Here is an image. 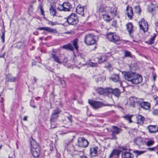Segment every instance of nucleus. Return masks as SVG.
<instances>
[{
    "mask_svg": "<svg viewBox=\"0 0 158 158\" xmlns=\"http://www.w3.org/2000/svg\"><path fill=\"white\" fill-rule=\"evenodd\" d=\"M64 11H69L72 8L71 5L69 2H64L63 3Z\"/></svg>",
    "mask_w": 158,
    "mask_h": 158,
    "instance_id": "obj_29",
    "label": "nucleus"
},
{
    "mask_svg": "<svg viewBox=\"0 0 158 158\" xmlns=\"http://www.w3.org/2000/svg\"><path fill=\"white\" fill-rule=\"evenodd\" d=\"M152 113L155 115H158V110H154L152 111Z\"/></svg>",
    "mask_w": 158,
    "mask_h": 158,
    "instance_id": "obj_48",
    "label": "nucleus"
},
{
    "mask_svg": "<svg viewBox=\"0 0 158 158\" xmlns=\"http://www.w3.org/2000/svg\"><path fill=\"white\" fill-rule=\"evenodd\" d=\"M108 92L109 94L110 93L112 94L116 97H118L120 93L119 90L118 88L113 89H112L109 88Z\"/></svg>",
    "mask_w": 158,
    "mask_h": 158,
    "instance_id": "obj_21",
    "label": "nucleus"
},
{
    "mask_svg": "<svg viewBox=\"0 0 158 158\" xmlns=\"http://www.w3.org/2000/svg\"><path fill=\"white\" fill-rule=\"evenodd\" d=\"M1 38L3 42H4L5 40V34L3 32H2V35L1 36Z\"/></svg>",
    "mask_w": 158,
    "mask_h": 158,
    "instance_id": "obj_53",
    "label": "nucleus"
},
{
    "mask_svg": "<svg viewBox=\"0 0 158 158\" xmlns=\"http://www.w3.org/2000/svg\"><path fill=\"white\" fill-rule=\"evenodd\" d=\"M78 40L77 39L74 40L73 41L72 43L73 44V45L74 46V48L77 50H78V46L77 45Z\"/></svg>",
    "mask_w": 158,
    "mask_h": 158,
    "instance_id": "obj_37",
    "label": "nucleus"
},
{
    "mask_svg": "<svg viewBox=\"0 0 158 158\" xmlns=\"http://www.w3.org/2000/svg\"><path fill=\"white\" fill-rule=\"evenodd\" d=\"M31 150H35L37 148L40 149L39 144L33 139L31 140Z\"/></svg>",
    "mask_w": 158,
    "mask_h": 158,
    "instance_id": "obj_18",
    "label": "nucleus"
},
{
    "mask_svg": "<svg viewBox=\"0 0 158 158\" xmlns=\"http://www.w3.org/2000/svg\"><path fill=\"white\" fill-rule=\"evenodd\" d=\"M23 120L24 121H27V116H24V117L23 118Z\"/></svg>",
    "mask_w": 158,
    "mask_h": 158,
    "instance_id": "obj_61",
    "label": "nucleus"
},
{
    "mask_svg": "<svg viewBox=\"0 0 158 158\" xmlns=\"http://www.w3.org/2000/svg\"><path fill=\"white\" fill-rule=\"evenodd\" d=\"M104 101L101 102L93 100H88L89 103L95 109L100 108L102 106L105 105L104 103Z\"/></svg>",
    "mask_w": 158,
    "mask_h": 158,
    "instance_id": "obj_7",
    "label": "nucleus"
},
{
    "mask_svg": "<svg viewBox=\"0 0 158 158\" xmlns=\"http://www.w3.org/2000/svg\"><path fill=\"white\" fill-rule=\"evenodd\" d=\"M109 88H106L103 89L99 87L96 89V91L100 94L106 95L109 94L108 92Z\"/></svg>",
    "mask_w": 158,
    "mask_h": 158,
    "instance_id": "obj_15",
    "label": "nucleus"
},
{
    "mask_svg": "<svg viewBox=\"0 0 158 158\" xmlns=\"http://www.w3.org/2000/svg\"><path fill=\"white\" fill-rule=\"evenodd\" d=\"M132 116L133 115L127 114L124 116L123 117V118H124L125 119L128 120L129 121V123H130L132 122L131 120V118Z\"/></svg>",
    "mask_w": 158,
    "mask_h": 158,
    "instance_id": "obj_36",
    "label": "nucleus"
},
{
    "mask_svg": "<svg viewBox=\"0 0 158 158\" xmlns=\"http://www.w3.org/2000/svg\"><path fill=\"white\" fill-rule=\"evenodd\" d=\"M113 131H112L111 136L112 138L113 139H117L116 135L119 134L122 131V129L117 127L113 126Z\"/></svg>",
    "mask_w": 158,
    "mask_h": 158,
    "instance_id": "obj_12",
    "label": "nucleus"
},
{
    "mask_svg": "<svg viewBox=\"0 0 158 158\" xmlns=\"http://www.w3.org/2000/svg\"><path fill=\"white\" fill-rule=\"evenodd\" d=\"M120 151L118 150L114 149L113 150L111 154H110V157L113 156L115 157V156H116L117 157L119 156Z\"/></svg>",
    "mask_w": 158,
    "mask_h": 158,
    "instance_id": "obj_33",
    "label": "nucleus"
},
{
    "mask_svg": "<svg viewBox=\"0 0 158 158\" xmlns=\"http://www.w3.org/2000/svg\"><path fill=\"white\" fill-rule=\"evenodd\" d=\"M66 19V22L70 25H75L78 22V20L75 14H71Z\"/></svg>",
    "mask_w": 158,
    "mask_h": 158,
    "instance_id": "obj_5",
    "label": "nucleus"
},
{
    "mask_svg": "<svg viewBox=\"0 0 158 158\" xmlns=\"http://www.w3.org/2000/svg\"><path fill=\"white\" fill-rule=\"evenodd\" d=\"M147 129L151 133H155L158 131V127L156 125H150L147 127Z\"/></svg>",
    "mask_w": 158,
    "mask_h": 158,
    "instance_id": "obj_19",
    "label": "nucleus"
},
{
    "mask_svg": "<svg viewBox=\"0 0 158 158\" xmlns=\"http://www.w3.org/2000/svg\"><path fill=\"white\" fill-rule=\"evenodd\" d=\"M51 127L52 128H54L56 127V125L55 124V122H54V123H52L51 124Z\"/></svg>",
    "mask_w": 158,
    "mask_h": 158,
    "instance_id": "obj_51",
    "label": "nucleus"
},
{
    "mask_svg": "<svg viewBox=\"0 0 158 158\" xmlns=\"http://www.w3.org/2000/svg\"><path fill=\"white\" fill-rule=\"evenodd\" d=\"M98 149V148L97 146H95L91 148L90 149V154L91 155L94 156H96L97 154Z\"/></svg>",
    "mask_w": 158,
    "mask_h": 158,
    "instance_id": "obj_26",
    "label": "nucleus"
},
{
    "mask_svg": "<svg viewBox=\"0 0 158 158\" xmlns=\"http://www.w3.org/2000/svg\"><path fill=\"white\" fill-rule=\"evenodd\" d=\"M6 53L4 52L0 55V58H4L5 56L6 55Z\"/></svg>",
    "mask_w": 158,
    "mask_h": 158,
    "instance_id": "obj_56",
    "label": "nucleus"
},
{
    "mask_svg": "<svg viewBox=\"0 0 158 158\" xmlns=\"http://www.w3.org/2000/svg\"><path fill=\"white\" fill-rule=\"evenodd\" d=\"M16 79V77H13L11 74H8L6 75V81L10 82H14Z\"/></svg>",
    "mask_w": 158,
    "mask_h": 158,
    "instance_id": "obj_22",
    "label": "nucleus"
},
{
    "mask_svg": "<svg viewBox=\"0 0 158 158\" xmlns=\"http://www.w3.org/2000/svg\"><path fill=\"white\" fill-rule=\"evenodd\" d=\"M157 148L156 147H154L152 148H150L148 149V150L152 151H155L156 150Z\"/></svg>",
    "mask_w": 158,
    "mask_h": 158,
    "instance_id": "obj_50",
    "label": "nucleus"
},
{
    "mask_svg": "<svg viewBox=\"0 0 158 158\" xmlns=\"http://www.w3.org/2000/svg\"><path fill=\"white\" fill-rule=\"evenodd\" d=\"M40 149L38 148L33 150H31V153L34 157H37L39 156Z\"/></svg>",
    "mask_w": 158,
    "mask_h": 158,
    "instance_id": "obj_31",
    "label": "nucleus"
},
{
    "mask_svg": "<svg viewBox=\"0 0 158 158\" xmlns=\"http://www.w3.org/2000/svg\"><path fill=\"white\" fill-rule=\"evenodd\" d=\"M33 10V6L32 5H30L28 8V12L29 14L30 13V12H32Z\"/></svg>",
    "mask_w": 158,
    "mask_h": 158,
    "instance_id": "obj_45",
    "label": "nucleus"
},
{
    "mask_svg": "<svg viewBox=\"0 0 158 158\" xmlns=\"http://www.w3.org/2000/svg\"><path fill=\"white\" fill-rule=\"evenodd\" d=\"M154 10L153 8L149 7L148 8V10L150 12H152Z\"/></svg>",
    "mask_w": 158,
    "mask_h": 158,
    "instance_id": "obj_59",
    "label": "nucleus"
},
{
    "mask_svg": "<svg viewBox=\"0 0 158 158\" xmlns=\"http://www.w3.org/2000/svg\"><path fill=\"white\" fill-rule=\"evenodd\" d=\"M68 61V59L66 57H64V60H63V62L64 63H66Z\"/></svg>",
    "mask_w": 158,
    "mask_h": 158,
    "instance_id": "obj_54",
    "label": "nucleus"
},
{
    "mask_svg": "<svg viewBox=\"0 0 158 158\" xmlns=\"http://www.w3.org/2000/svg\"><path fill=\"white\" fill-rule=\"evenodd\" d=\"M141 98H138L134 97H131L129 98L130 104L131 106L135 107L136 104L139 105Z\"/></svg>",
    "mask_w": 158,
    "mask_h": 158,
    "instance_id": "obj_13",
    "label": "nucleus"
},
{
    "mask_svg": "<svg viewBox=\"0 0 158 158\" xmlns=\"http://www.w3.org/2000/svg\"><path fill=\"white\" fill-rule=\"evenodd\" d=\"M38 29L40 30H44L52 33H56L57 32L56 29L48 27H40L38 28Z\"/></svg>",
    "mask_w": 158,
    "mask_h": 158,
    "instance_id": "obj_17",
    "label": "nucleus"
},
{
    "mask_svg": "<svg viewBox=\"0 0 158 158\" xmlns=\"http://www.w3.org/2000/svg\"><path fill=\"white\" fill-rule=\"evenodd\" d=\"M154 99L156 101L157 104H158V97H156L154 98Z\"/></svg>",
    "mask_w": 158,
    "mask_h": 158,
    "instance_id": "obj_62",
    "label": "nucleus"
},
{
    "mask_svg": "<svg viewBox=\"0 0 158 158\" xmlns=\"http://www.w3.org/2000/svg\"><path fill=\"white\" fill-rule=\"evenodd\" d=\"M23 43L22 42H19L18 43L17 45H19L20 46L21 45H22L23 44Z\"/></svg>",
    "mask_w": 158,
    "mask_h": 158,
    "instance_id": "obj_64",
    "label": "nucleus"
},
{
    "mask_svg": "<svg viewBox=\"0 0 158 158\" xmlns=\"http://www.w3.org/2000/svg\"><path fill=\"white\" fill-rule=\"evenodd\" d=\"M137 123L142 124L143 123L144 117L141 115H138L136 116Z\"/></svg>",
    "mask_w": 158,
    "mask_h": 158,
    "instance_id": "obj_28",
    "label": "nucleus"
},
{
    "mask_svg": "<svg viewBox=\"0 0 158 158\" xmlns=\"http://www.w3.org/2000/svg\"><path fill=\"white\" fill-rule=\"evenodd\" d=\"M84 7L80 5H79L77 6L76 11L77 13L81 15L82 16H84Z\"/></svg>",
    "mask_w": 158,
    "mask_h": 158,
    "instance_id": "obj_20",
    "label": "nucleus"
},
{
    "mask_svg": "<svg viewBox=\"0 0 158 158\" xmlns=\"http://www.w3.org/2000/svg\"><path fill=\"white\" fill-rule=\"evenodd\" d=\"M134 142L136 145L138 146L143 145L144 144L143 139H142L141 138H138L134 140Z\"/></svg>",
    "mask_w": 158,
    "mask_h": 158,
    "instance_id": "obj_27",
    "label": "nucleus"
},
{
    "mask_svg": "<svg viewBox=\"0 0 158 158\" xmlns=\"http://www.w3.org/2000/svg\"><path fill=\"white\" fill-rule=\"evenodd\" d=\"M51 58L53 59L54 61L59 64H61L62 62L60 61L59 57L56 55L54 50H53L51 53Z\"/></svg>",
    "mask_w": 158,
    "mask_h": 158,
    "instance_id": "obj_16",
    "label": "nucleus"
},
{
    "mask_svg": "<svg viewBox=\"0 0 158 158\" xmlns=\"http://www.w3.org/2000/svg\"><path fill=\"white\" fill-rule=\"evenodd\" d=\"M40 10L41 14L42 15L44 16V11L41 5H40Z\"/></svg>",
    "mask_w": 158,
    "mask_h": 158,
    "instance_id": "obj_47",
    "label": "nucleus"
},
{
    "mask_svg": "<svg viewBox=\"0 0 158 158\" xmlns=\"http://www.w3.org/2000/svg\"><path fill=\"white\" fill-rule=\"evenodd\" d=\"M75 137L74 136H73L72 137V138L69 139V143H70L71 142H73V140L75 138Z\"/></svg>",
    "mask_w": 158,
    "mask_h": 158,
    "instance_id": "obj_52",
    "label": "nucleus"
},
{
    "mask_svg": "<svg viewBox=\"0 0 158 158\" xmlns=\"http://www.w3.org/2000/svg\"><path fill=\"white\" fill-rule=\"evenodd\" d=\"M134 153H135L137 156H138L141 154H143L145 152V151H140L138 150L135 151L133 152Z\"/></svg>",
    "mask_w": 158,
    "mask_h": 158,
    "instance_id": "obj_38",
    "label": "nucleus"
},
{
    "mask_svg": "<svg viewBox=\"0 0 158 158\" xmlns=\"http://www.w3.org/2000/svg\"><path fill=\"white\" fill-rule=\"evenodd\" d=\"M88 64L90 66L92 67H95L97 65V63H93L92 62H89L88 63Z\"/></svg>",
    "mask_w": 158,
    "mask_h": 158,
    "instance_id": "obj_46",
    "label": "nucleus"
},
{
    "mask_svg": "<svg viewBox=\"0 0 158 158\" xmlns=\"http://www.w3.org/2000/svg\"><path fill=\"white\" fill-rule=\"evenodd\" d=\"M57 9L59 11H64L63 3L62 5H59Z\"/></svg>",
    "mask_w": 158,
    "mask_h": 158,
    "instance_id": "obj_40",
    "label": "nucleus"
},
{
    "mask_svg": "<svg viewBox=\"0 0 158 158\" xmlns=\"http://www.w3.org/2000/svg\"><path fill=\"white\" fill-rule=\"evenodd\" d=\"M156 36V35L155 34L148 41V43L150 44H152L153 43V42L155 40V38Z\"/></svg>",
    "mask_w": 158,
    "mask_h": 158,
    "instance_id": "obj_39",
    "label": "nucleus"
},
{
    "mask_svg": "<svg viewBox=\"0 0 158 158\" xmlns=\"http://www.w3.org/2000/svg\"><path fill=\"white\" fill-rule=\"evenodd\" d=\"M152 76H153V80H154V81H155V79H156V73H152Z\"/></svg>",
    "mask_w": 158,
    "mask_h": 158,
    "instance_id": "obj_58",
    "label": "nucleus"
},
{
    "mask_svg": "<svg viewBox=\"0 0 158 158\" xmlns=\"http://www.w3.org/2000/svg\"><path fill=\"white\" fill-rule=\"evenodd\" d=\"M122 151H121V157L122 158H133V154L127 151V148L125 147L122 148Z\"/></svg>",
    "mask_w": 158,
    "mask_h": 158,
    "instance_id": "obj_8",
    "label": "nucleus"
},
{
    "mask_svg": "<svg viewBox=\"0 0 158 158\" xmlns=\"http://www.w3.org/2000/svg\"><path fill=\"white\" fill-rule=\"evenodd\" d=\"M83 56V55L81 54L80 56L78 55L77 57H75L73 58V62L77 66V65H84L86 64V63H85V61Z\"/></svg>",
    "mask_w": 158,
    "mask_h": 158,
    "instance_id": "obj_6",
    "label": "nucleus"
},
{
    "mask_svg": "<svg viewBox=\"0 0 158 158\" xmlns=\"http://www.w3.org/2000/svg\"><path fill=\"white\" fill-rule=\"evenodd\" d=\"M49 23L52 26H53L55 24L54 23H53L51 21Z\"/></svg>",
    "mask_w": 158,
    "mask_h": 158,
    "instance_id": "obj_63",
    "label": "nucleus"
},
{
    "mask_svg": "<svg viewBox=\"0 0 158 158\" xmlns=\"http://www.w3.org/2000/svg\"><path fill=\"white\" fill-rule=\"evenodd\" d=\"M68 120H69V121L70 122V125H71V123L72 122V116L71 115H70L68 116L67 117Z\"/></svg>",
    "mask_w": 158,
    "mask_h": 158,
    "instance_id": "obj_49",
    "label": "nucleus"
},
{
    "mask_svg": "<svg viewBox=\"0 0 158 158\" xmlns=\"http://www.w3.org/2000/svg\"><path fill=\"white\" fill-rule=\"evenodd\" d=\"M89 144L87 140L84 137H79L77 141V145L80 147L86 148Z\"/></svg>",
    "mask_w": 158,
    "mask_h": 158,
    "instance_id": "obj_9",
    "label": "nucleus"
},
{
    "mask_svg": "<svg viewBox=\"0 0 158 158\" xmlns=\"http://www.w3.org/2000/svg\"><path fill=\"white\" fill-rule=\"evenodd\" d=\"M107 59V57L104 54H103L98 58V62L102 63L106 60Z\"/></svg>",
    "mask_w": 158,
    "mask_h": 158,
    "instance_id": "obj_32",
    "label": "nucleus"
},
{
    "mask_svg": "<svg viewBox=\"0 0 158 158\" xmlns=\"http://www.w3.org/2000/svg\"><path fill=\"white\" fill-rule=\"evenodd\" d=\"M98 10L102 12L104 19L107 22H109L115 17L117 13L116 8L106 6L103 5H100Z\"/></svg>",
    "mask_w": 158,
    "mask_h": 158,
    "instance_id": "obj_1",
    "label": "nucleus"
},
{
    "mask_svg": "<svg viewBox=\"0 0 158 158\" xmlns=\"http://www.w3.org/2000/svg\"><path fill=\"white\" fill-rule=\"evenodd\" d=\"M116 23L117 22L116 21H114L112 22V25L115 27L116 25Z\"/></svg>",
    "mask_w": 158,
    "mask_h": 158,
    "instance_id": "obj_60",
    "label": "nucleus"
},
{
    "mask_svg": "<svg viewBox=\"0 0 158 158\" xmlns=\"http://www.w3.org/2000/svg\"><path fill=\"white\" fill-rule=\"evenodd\" d=\"M143 141L144 143H145L146 145L148 146L152 145L154 143L153 140L148 138H144Z\"/></svg>",
    "mask_w": 158,
    "mask_h": 158,
    "instance_id": "obj_25",
    "label": "nucleus"
},
{
    "mask_svg": "<svg viewBox=\"0 0 158 158\" xmlns=\"http://www.w3.org/2000/svg\"><path fill=\"white\" fill-rule=\"evenodd\" d=\"M127 14L129 18L132 19L133 15L132 8L131 7L127 6Z\"/></svg>",
    "mask_w": 158,
    "mask_h": 158,
    "instance_id": "obj_23",
    "label": "nucleus"
},
{
    "mask_svg": "<svg viewBox=\"0 0 158 158\" xmlns=\"http://www.w3.org/2000/svg\"><path fill=\"white\" fill-rule=\"evenodd\" d=\"M141 107L145 110H148L150 107V104L148 102L143 101L142 99H140V102L139 104Z\"/></svg>",
    "mask_w": 158,
    "mask_h": 158,
    "instance_id": "obj_14",
    "label": "nucleus"
},
{
    "mask_svg": "<svg viewBox=\"0 0 158 158\" xmlns=\"http://www.w3.org/2000/svg\"><path fill=\"white\" fill-rule=\"evenodd\" d=\"M50 5V8L49 10L50 11V14L53 16H55L56 15V11L55 9H54L53 7V6L52 5Z\"/></svg>",
    "mask_w": 158,
    "mask_h": 158,
    "instance_id": "obj_35",
    "label": "nucleus"
},
{
    "mask_svg": "<svg viewBox=\"0 0 158 158\" xmlns=\"http://www.w3.org/2000/svg\"><path fill=\"white\" fill-rule=\"evenodd\" d=\"M62 48L63 49L71 51H73L74 50L73 47L70 43H69L67 44L63 45L62 47Z\"/></svg>",
    "mask_w": 158,
    "mask_h": 158,
    "instance_id": "obj_30",
    "label": "nucleus"
},
{
    "mask_svg": "<svg viewBox=\"0 0 158 158\" xmlns=\"http://www.w3.org/2000/svg\"><path fill=\"white\" fill-rule=\"evenodd\" d=\"M56 0H48V1L51 3L50 5H52Z\"/></svg>",
    "mask_w": 158,
    "mask_h": 158,
    "instance_id": "obj_55",
    "label": "nucleus"
},
{
    "mask_svg": "<svg viewBox=\"0 0 158 158\" xmlns=\"http://www.w3.org/2000/svg\"><path fill=\"white\" fill-rule=\"evenodd\" d=\"M60 110L58 109H56L53 110V112L51 115L50 117V121L51 122V124L54 122H55L56 119L59 117V114L60 113Z\"/></svg>",
    "mask_w": 158,
    "mask_h": 158,
    "instance_id": "obj_10",
    "label": "nucleus"
},
{
    "mask_svg": "<svg viewBox=\"0 0 158 158\" xmlns=\"http://www.w3.org/2000/svg\"><path fill=\"white\" fill-rule=\"evenodd\" d=\"M84 42L89 45L95 44L96 41L94 35L92 34H88L86 35L85 37Z\"/></svg>",
    "mask_w": 158,
    "mask_h": 158,
    "instance_id": "obj_4",
    "label": "nucleus"
},
{
    "mask_svg": "<svg viewBox=\"0 0 158 158\" xmlns=\"http://www.w3.org/2000/svg\"><path fill=\"white\" fill-rule=\"evenodd\" d=\"M15 152L14 151L10 152L9 155V158H15Z\"/></svg>",
    "mask_w": 158,
    "mask_h": 158,
    "instance_id": "obj_43",
    "label": "nucleus"
},
{
    "mask_svg": "<svg viewBox=\"0 0 158 158\" xmlns=\"http://www.w3.org/2000/svg\"><path fill=\"white\" fill-rule=\"evenodd\" d=\"M135 12L139 14L140 13V8L139 6H137L135 7Z\"/></svg>",
    "mask_w": 158,
    "mask_h": 158,
    "instance_id": "obj_41",
    "label": "nucleus"
},
{
    "mask_svg": "<svg viewBox=\"0 0 158 158\" xmlns=\"http://www.w3.org/2000/svg\"><path fill=\"white\" fill-rule=\"evenodd\" d=\"M106 37L109 41L117 44H120L121 42L120 37L116 33H109L107 34Z\"/></svg>",
    "mask_w": 158,
    "mask_h": 158,
    "instance_id": "obj_3",
    "label": "nucleus"
},
{
    "mask_svg": "<svg viewBox=\"0 0 158 158\" xmlns=\"http://www.w3.org/2000/svg\"><path fill=\"white\" fill-rule=\"evenodd\" d=\"M124 56L125 57H131V52L128 51H125L124 52Z\"/></svg>",
    "mask_w": 158,
    "mask_h": 158,
    "instance_id": "obj_42",
    "label": "nucleus"
},
{
    "mask_svg": "<svg viewBox=\"0 0 158 158\" xmlns=\"http://www.w3.org/2000/svg\"><path fill=\"white\" fill-rule=\"evenodd\" d=\"M58 80L60 81L63 87H64L65 86V82L63 80H62L60 78H59Z\"/></svg>",
    "mask_w": 158,
    "mask_h": 158,
    "instance_id": "obj_44",
    "label": "nucleus"
},
{
    "mask_svg": "<svg viewBox=\"0 0 158 158\" xmlns=\"http://www.w3.org/2000/svg\"><path fill=\"white\" fill-rule=\"evenodd\" d=\"M156 9H158V7H157ZM156 31H157V30H158V22H156Z\"/></svg>",
    "mask_w": 158,
    "mask_h": 158,
    "instance_id": "obj_57",
    "label": "nucleus"
},
{
    "mask_svg": "<svg viewBox=\"0 0 158 158\" xmlns=\"http://www.w3.org/2000/svg\"><path fill=\"white\" fill-rule=\"evenodd\" d=\"M110 79L112 80V81L114 82L120 81L119 75L117 74H113L111 77L110 78Z\"/></svg>",
    "mask_w": 158,
    "mask_h": 158,
    "instance_id": "obj_24",
    "label": "nucleus"
},
{
    "mask_svg": "<svg viewBox=\"0 0 158 158\" xmlns=\"http://www.w3.org/2000/svg\"><path fill=\"white\" fill-rule=\"evenodd\" d=\"M125 79L134 84H138L142 81V77L136 73L124 72L123 73Z\"/></svg>",
    "mask_w": 158,
    "mask_h": 158,
    "instance_id": "obj_2",
    "label": "nucleus"
},
{
    "mask_svg": "<svg viewBox=\"0 0 158 158\" xmlns=\"http://www.w3.org/2000/svg\"><path fill=\"white\" fill-rule=\"evenodd\" d=\"M127 29L130 33H132L133 31L132 24L131 23H128L126 25Z\"/></svg>",
    "mask_w": 158,
    "mask_h": 158,
    "instance_id": "obj_34",
    "label": "nucleus"
},
{
    "mask_svg": "<svg viewBox=\"0 0 158 158\" xmlns=\"http://www.w3.org/2000/svg\"><path fill=\"white\" fill-rule=\"evenodd\" d=\"M140 29L144 32L147 31L148 29V24L147 22L143 19L139 22Z\"/></svg>",
    "mask_w": 158,
    "mask_h": 158,
    "instance_id": "obj_11",
    "label": "nucleus"
}]
</instances>
